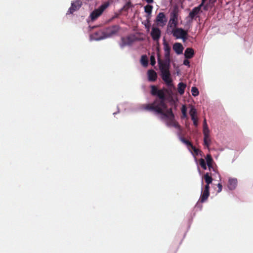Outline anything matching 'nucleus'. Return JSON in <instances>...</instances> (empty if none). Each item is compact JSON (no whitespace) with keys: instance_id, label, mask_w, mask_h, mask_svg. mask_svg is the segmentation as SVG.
<instances>
[{"instance_id":"nucleus-1","label":"nucleus","mask_w":253,"mask_h":253,"mask_svg":"<svg viewBox=\"0 0 253 253\" xmlns=\"http://www.w3.org/2000/svg\"><path fill=\"white\" fill-rule=\"evenodd\" d=\"M151 89L152 95L157 96L159 99H155L152 103L144 104L143 108L146 110L153 111L156 114L161 115L162 119H167L168 126L181 130L180 125L174 119L172 109H167V105L165 102L167 99L166 94H169V90L165 87L159 89L154 85L151 86Z\"/></svg>"},{"instance_id":"nucleus-2","label":"nucleus","mask_w":253,"mask_h":253,"mask_svg":"<svg viewBox=\"0 0 253 253\" xmlns=\"http://www.w3.org/2000/svg\"><path fill=\"white\" fill-rule=\"evenodd\" d=\"M158 64L161 72L162 79L168 86H172V80L170 78V74L169 71V64H163L161 63L160 60H158Z\"/></svg>"},{"instance_id":"nucleus-3","label":"nucleus","mask_w":253,"mask_h":253,"mask_svg":"<svg viewBox=\"0 0 253 253\" xmlns=\"http://www.w3.org/2000/svg\"><path fill=\"white\" fill-rule=\"evenodd\" d=\"M179 9L177 5H175L172 11L170 14V19L168 25L167 31L169 33V30L170 29L175 28L178 23V16Z\"/></svg>"},{"instance_id":"nucleus-4","label":"nucleus","mask_w":253,"mask_h":253,"mask_svg":"<svg viewBox=\"0 0 253 253\" xmlns=\"http://www.w3.org/2000/svg\"><path fill=\"white\" fill-rule=\"evenodd\" d=\"M170 32L176 39H181L183 41L187 39V31H185L181 28H176V27L171 29Z\"/></svg>"},{"instance_id":"nucleus-5","label":"nucleus","mask_w":253,"mask_h":253,"mask_svg":"<svg viewBox=\"0 0 253 253\" xmlns=\"http://www.w3.org/2000/svg\"><path fill=\"white\" fill-rule=\"evenodd\" d=\"M163 44L165 51V60H162L159 56L158 60H160L161 63L163 64H170V47L165 39L164 40Z\"/></svg>"},{"instance_id":"nucleus-6","label":"nucleus","mask_w":253,"mask_h":253,"mask_svg":"<svg viewBox=\"0 0 253 253\" xmlns=\"http://www.w3.org/2000/svg\"><path fill=\"white\" fill-rule=\"evenodd\" d=\"M109 4L110 3L108 1L105 2L101 5L97 9L93 11L90 14V17L91 19L92 20H94L97 18L101 15L105 9L109 6Z\"/></svg>"},{"instance_id":"nucleus-7","label":"nucleus","mask_w":253,"mask_h":253,"mask_svg":"<svg viewBox=\"0 0 253 253\" xmlns=\"http://www.w3.org/2000/svg\"><path fill=\"white\" fill-rule=\"evenodd\" d=\"M82 1L80 0H77L72 2L71 6L67 11L66 14H73L75 11L78 10L82 5Z\"/></svg>"},{"instance_id":"nucleus-8","label":"nucleus","mask_w":253,"mask_h":253,"mask_svg":"<svg viewBox=\"0 0 253 253\" xmlns=\"http://www.w3.org/2000/svg\"><path fill=\"white\" fill-rule=\"evenodd\" d=\"M120 27L118 25H113L105 29L106 38L116 35L120 30Z\"/></svg>"},{"instance_id":"nucleus-9","label":"nucleus","mask_w":253,"mask_h":253,"mask_svg":"<svg viewBox=\"0 0 253 253\" xmlns=\"http://www.w3.org/2000/svg\"><path fill=\"white\" fill-rule=\"evenodd\" d=\"M203 3H201L199 6L194 7L189 14V17L191 20L199 17L198 14L200 13Z\"/></svg>"},{"instance_id":"nucleus-10","label":"nucleus","mask_w":253,"mask_h":253,"mask_svg":"<svg viewBox=\"0 0 253 253\" xmlns=\"http://www.w3.org/2000/svg\"><path fill=\"white\" fill-rule=\"evenodd\" d=\"M161 34V30L157 27H153L151 32V36L155 41H158Z\"/></svg>"},{"instance_id":"nucleus-11","label":"nucleus","mask_w":253,"mask_h":253,"mask_svg":"<svg viewBox=\"0 0 253 253\" xmlns=\"http://www.w3.org/2000/svg\"><path fill=\"white\" fill-rule=\"evenodd\" d=\"M105 34V30L103 31L102 30H98L95 32L93 35V38L96 40H100L106 38Z\"/></svg>"},{"instance_id":"nucleus-12","label":"nucleus","mask_w":253,"mask_h":253,"mask_svg":"<svg viewBox=\"0 0 253 253\" xmlns=\"http://www.w3.org/2000/svg\"><path fill=\"white\" fill-rule=\"evenodd\" d=\"M122 42L120 43V46L122 48L126 45H129L132 43V40L130 37H123L121 39Z\"/></svg>"},{"instance_id":"nucleus-13","label":"nucleus","mask_w":253,"mask_h":253,"mask_svg":"<svg viewBox=\"0 0 253 253\" xmlns=\"http://www.w3.org/2000/svg\"><path fill=\"white\" fill-rule=\"evenodd\" d=\"M148 80L150 82H155L157 79V74L156 72L151 69L148 71Z\"/></svg>"},{"instance_id":"nucleus-14","label":"nucleus","mask_w":253,"mask_h":253,"mask_svg":"<svg viewBox=\"0 0 253 253\" xmlns=\"http://www.w3.org/2000/svg\"><path fill=\"white\" fill-rule=\"evenodd\" d=\"M203 134L204 135V145L207 147H209L211 143V139L210 138V130L203 131Z\"/></svg>"},{"instance_id":"nucleus-15","label":"nucleus","mask_w":253,"mask_h":253,"mask_svg":"<svg viewBox=\"0 0 253 253\" xmlns=\"http://www.w3.org/2000/svg\"><path fill=\"white\" fill-rule=\"evenodd\" d=\"M156 21L160 23L165 24L167 21V19L163 12H160L157 16Z\"/></svg>"},{"instance_id":"nucleus-16","label":"nucleus","mask_w":253,"mask_h":253,"mask_svg":"<svg viewBox=\"0 0 253 253\" xmlns=\"http://www.w3.org/2000/svg\"><path fill=\"white\" fill-rule=\"evenodd\" d=\"M173 49L177 54H180L182 53L183 47L181 43L176 42L173 45Z\"/></svg>"},{"instance_id":"nucleus-17","label":"nucleus","mask_w":253,"mask_h":253,"mask_svg":"<svg viewBox=\"0 0 253 253\" xmlns=\"http://www.w3.org/2000/svg\"><path fill=\"white\" fill-rule=\"evenodd\" d=\"M210 196V191L206 190H203V188H202V194L200 197V202L201 203H204L209 198Z\"/></svg>"},{"instance_id":"nucleus-18","label":"nucleus","mask_w":253,"mask_h":253,"mask_svg":"<svg viewBox=\"0 0 253 253\" xmlns=\"http://www.w3.org/2000/svg\"><path fill=\"white\" fill-rule=\"evenodd\" d=\"M237 185V180L236 178H229L228 187L230 190L234 189Z\"/></svg>"},{"instance_id":"nucleus-19","label":"nucleus","mask_w":253,"mask_h":253,"mask_svg":"<svg viewBox=\"0 0 253 253\" xmlns=\"http://www.w3.org/2000/svg\"><path fill=\"white\" fill-rule=\"evenodd\" d=\"M194 54V51L192 48H187L185 50L184 55L185 57L187 59H191L193 57Z\"/></svg>"},{"instance_id":"nucleus-20","label":"nucleus","mask_w":253,"mask_h":253,"mask_svg":"<svg viewBox=\"0 0 253 253\" xmlns=\"http://www.w3.org/2000/svg\"><path fill=\"white\" fill-rule=\"evenodd\" d=\"M186 84L182 82H180L178 84L177 91L180 95H182L184 93Z\"/></svg>"},{"instance_id":"nucleus-21","label":"nucleus","mask_w":253,"mask_h":253,"mask_svg":"<svg viewBox=\"0 0 253 253\" xmlns=\"http://www.w3.org/2000/svg\"><path fill=\"white\" fill-rule=\"evenodd\" d=\"M207 164L209 168L211 169L212 167L213 159L210 154H208L206 157Z\"/></svg>"},{"instance_id":"nucleus-22","label":"nucleus","mask_w":253,"mask_h":253,"mask_svg":"<svg viewBox=\"0 0 253 253\" xmlns=\"http://www.w3.org/2000/svg\"><path fill=\"white\" fill-rule=\"evenodd\" d=\"M204 179H205V182L206 183V184H211L212 183V178L211 177V176L210 175H209V173H206L205 175H204Z\"/></svg>"},{"instance_id":"nucleus-23","label":"nucleus","mask_w":253,"mask_h":253,"mask_svg":"<svg viewBox=\"0 0 253 253\" xmlns=\"http://www.w3.org/2000/svg\"><path fill=\"white\" fill-rule=\"evenodd\" d=\"M141 63L144 67H147L148 66V61L146 55H142L141 56Z\"/></svg>"},{"instance_id":"nucleus-24","label":"nucleus","mask_w":253,"mask_h":253,"mask_svg":"<svg viewBox=\"0 0 253 253\" xmlns=\"http://www.w3.org/2000/svg\"><path fill=\"white\" fill-rule=\"evenodd\" d=\"M179 139L180 141L183 142V143L185 144L188 147L192 146V144L191 142H190L189 140L186 139L184 137L180 136L179 137Z\"/></svg>"},{"instance_id":"nucleus-25","label":"nucleus","mask_w":253,"mask_h":253,"mask_svg":"<svg viewBox=\"0 0 253 253\" xmlns=\"http://www.w3.org/2000/svg\"><path fill=\"white\" fill-rule=\"evenodd\" d=\"M189 114L191 117V119H193L194 117H197L196 109L194 107L192 106L190 110Z\"/></svg>"},{"instance_id":"nucleus-26","label":"nucleus","mask_w":253,"mask_h":253,"mask_svg":"<svg viewBox=\"0 0 253 253\" xmlns=\"http://www.w3.org/2000/svg\"><path fill=\"white\" fill-rule=\"evenodd\" d=\"M199 165L201 166V167L204 169H207V165L204 159L201 158L199 160Z\"/></svg>"},{"instance_id":"nucleus-27","label":"nucleus","mask_w":253,"mask_h":253,"mask_svg":"<svg viewBox=\"0 0 253 253\" xmlns=\"http://www.w3.org/2000/svg\"><path fill=\"white\" fill-rule=\"evenodd\" d=\"M192 94L194 96H197L199 95V92L198 88L195 86H193L191 88Z\"/></svg>"},{"instance_id":"nucleus-28","label":"nucleus","mask_w":253,"mask_h":253,"mask_svg":"<svg viewBox=\"0 0 253 253\" xmlns=\"http://www.w3.org/2000/svg\"><path fill=\"white\" fill-rule=\"evenodd\" d=\"M181 112H182V114L181 118H187V109H186V107L185 105L182 106V108H181Z\"/></svg>"},{"instance_id":"nucleus-29","label":"nucleus","mask_w":253,"mask_h":253,"mask_svg":"<svg viewBox=\"0 0 253 253\" xmlns=\"http://www.w3.org/2000/svg\"><path fill=\"white\" fill-rule=\"evenodd\" d=\"M153 6L148 4L144 7L145 11L148 14H151Z\"/></svg>"},{"instance_id":"nucleus-30","label":"nucleus","mask_w":253,"mask_h":253,"mask_svg":"<svg viewBox=\"0 0 253 253\" xmlns=\"http://www.w3.org/2000/svg\"><path fill=\"white\" fill-rule=\"evenodd\" d=\"M131 6L130 2H127L123 7L122 9L125 11H127Z\"/></svg>"},{"instance_id":"nucleus-31","label":"nucleus","mask_w":253,"mask_h":253,"mask_svg":"<svg viewBox=\"0 0 253 253\" xmlns=\"http://www.w3.org/2000/svg\"><path fill=\"white\" fill-rule=\"evenodd\" d=\"M205 130H210L206 119H204L203 122V131Z\"/></svg>"},{"instance_id":"nucleus-32","label":"nucleus","mask_w":253,"mask_h":253,"mask_svg":"<svg viewBox=\"0 0 253 253\" xmlns=\"http://www.w3.org/2000/svg\"><path fill=\"white\" fill-rule=\"evenodd\" d=\"M150 64L154 66L156 64L155 57L154 55L150 56Z\"/></svg>"},{"instance_id":"nucleus-33","label":"nucleus","mask_w":253,"mask_h":253,"mask_svg":"<svg viewBox=\"0 0 253 253\" xmlns=\"http://www.w3.org/2000/svg\"><path fill=\"white\" fill-rule=\"evenodd\" d=\"M191 149L193 150L195 154L196 155H198L199 152L200 151L198 149L196 148L195 146L192 145V146H191Z\"/></svg>"},{"instance_id":"nucleus-34","label":"nucleus","mask_w":253,"mask_h":253,"mask_svg":"<svg viewBox=\"0 0 253 253\" xmlns=\"http://www.w3.org/2000/svg\"><path fill=\"white\" fill-rule=\"evenodd\" d=\"M193 122V124L195 126H198V118L197 117H194L193 119H191Z\"/></svg>"},{"instance_id":"nucleus-35","label":"nucleus","mask_w":253,"mask_h":253,"mask_svg":"<svg viewBox=\"0 0 253 253\" xmlns=\"http://www.w3.org/2000/svg\"><path fill=\"white\" fill-rule=\"evenodd\" d=\"M217 187H218V190H217V193H219L222 191V184L221 183H218L217 184Z\"/></svg>"},{"instance_id":"nucleus-36","label":"nucleus","mask_w":253,"mask_h":253,"mask_svg":"<svg viewBox=\"0 0 253 253\" xmlns=\"http://www.w3.org/2000/svg\"><path fill=\"white\" fill-rule=\"evenodd\" d=\"M183 64L186 66H190V62L188 60L185 59L183 61Z\"/></svg>"},{"instance_id":"nucleus-37","label":"nucleus","mask_w":253,"mask_h":253,"mask_svg":"<svg viewBox=\"0 0 253 253\" xmlns=\"http://www.w3.org/2000/svg\"><path fill=\"white\" fill-rule=\"evenodd\" d=\"M204 190L210 191V184H206L204 188Z\"/></svg>"},{"instance_id":"nucleus-38","label":"nucleus","mask_w":253,"mask_h":253,"mask_svg":"<svg viewBox=\"0 0 253 253\" xmlns=\"http://www.w3.org/2000/svg\"><path fill=\"white\" fill-rule=\"evenodd\" d=\"M148 3H152L153 2V0H145Z\"/></svg>"},{"instance_id":"nucleus-39","label":"nucleus","mask_w":253,"mask_h":253,"mask_svg":"<svg viewBox=\"0 0 253 253\" xmlns=\"http://www.w3.org/2000/svg\"><path fill=\"white\" fill-rule=\"evenodd\" d=\"M206 0H202V3H203V5H204V3H205V1H206Z\"/></svg>"},{"instance_id":"nucleus-40","label":"nucleus","mask_w":253,"mask_h":253,"mask_svg":"<svg viewBox=\"0 0 253 253\" xmlns=\"http://www.w3.org/2000/svg\"><path fill=\"white\" fill-rule=\"evenodd\" d=\"M204 10H207V6H205L204 7Z\"/></svg>"}]
</instances>
